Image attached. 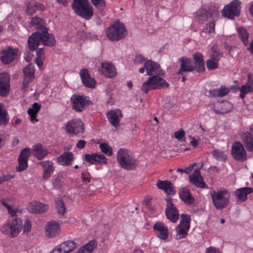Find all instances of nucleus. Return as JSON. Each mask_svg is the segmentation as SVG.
<instances>
[{
  "label": "nucleus",
  "mask_w": 253,
  "mask_h": 253,
  "mask_svg": "<svg viewBox=\"0 0 253 253\" xmlns=\"http://www.w3.org/2000/svg\"><path fill=\"white\" fill-rule=\"evenodd\" d=\"M44 45L53 46L56 42L54 36L47 32V29H44L43 33L37 32L33 33L28 39L29 47L32 50H35L41 43Z\"/></svg>",
  "instance_id": "1"
},
{
  "label": "nucleus",
  "mask_w": 253,
  "mask_h": 253,
  "mask_svg": "<svg viewBox=\"0 0 253 253\" xmlns=\"http://www.w3.org/2000/svg\"><path fill=\"white\" fill-rule=\"evenodd\" d=\"M117 161L120 166L126 169H134L137 166L136 159L132 156L129 150L126 148H120L118 150Z\"/></svg>",
  "instance_id": "2"
},
{
  "label": "nucleus",
  "mask_w": 253,
  "mask_h": 253,
  "mask_svg": "<svg viewBox=\"0 0 253 253\" xmlns=\"http://www.w3.org/2000/svg\"><path fill=\"white\" fill-rule=\"evenodd\" d=\"M72 8L76 14L85 19L89 20L93 15V9L88 0H74Z\"/></svg>",
  "instance_id": "3"
},
{
  "label": "nucleus",
  "mask_w": 253,
  "mask_h": 253,
  "mask_svg": "<svg viewBox=\"0 0 253 253\" xmlns=\"http://www.w3.org/2000/svg\"><path fill=\"white\" fill-rule=\"evenodd\" d=\"M212 203L217 210L226 208L230 202V194L226 189L221 188L211 193Z\"/></svg>",
  "instance_id": "4"
},
{
  "label": "nucleus",
  "mask_w": 253,
  "mask_h": 253,
  "mask_svg": "<svg viewBox=\"0 0 253 253\" xmlns=\"http://www.w3.org/2000/svg\"><path fill=\"white\" fill-rule=\"evenodd\" d=\"M107 37L111 41H118L124 38L126 34V29L124 25L116 22L109 27L106 30Z\"/></svg>",
  "instance_id": "5"
},
{
  "label": "nucleus",
  "mask_w": 253,
  "mask_h": 253,
  "mask_svg": "<svg viewBox=\"0 0 253 253\" xmlns=\"http://www.w3.org/2000/svg\"><path fill=\"white\" fill-rule=\"evenodd\" d=\"M21 229V220L20 218H15L3 225L0 231L3 234L12 238L17 236Z\"/></svg>",
  "instance_id": "6"
},
{
  "label": "nucleus",
  "mask_w": 253,
  "mask_h": 253,
  "mask_svg": "<svg viewBox=\"0 0 253 253\" xmlns=\"http://www.w3.org/2000/svg\"><path fill=\"white\" fill-rule=\"evenodd\" d=\"M240 4L239 0H233L221 10L222 16L229 19H234L235 16H238L240 13Z\"/></svg>",
  "instance_id": "7"
},
{
  "label": "nucleus",
  "mask_w": 253,
  "mask_h": 253,
  "mask_svg": "<svg viewBox=\"0 0 253 253\" xmlns=\"http://www.w3.org/2000/svg\"><path fill=\"white\" fill-rule=\"evenodd\" d=\"M190 217L187 214H182L179 224L176 228V238L181 239L185 238L190 228Z\"/></svg>",
  "instance_id": "8"
},
{
  "label": "nucleus",
  "mask_w": 253,
  "mask_h": 253,
  "mask_svg": "<svg viewBox=\"0 0 253 253\" xmlns=\"http://www.w3.org/2000/svg\"><path fill=\"white\" fill-rule=\"evenodd\" d=\"M167 206L166 209V214L168 219L171 222H176L179 218L178 211L176 206L173 203L172 199L167 197L166 199Z\"/></svg>",
  "instance_id": "9"
},
{
  "label": "nucleus",
  "mask_w": 253,
  "mask_h": 253,
  "mask_svg": "<svg viewBox=\"0 0 253 253\" xmlns=\"http://www.w3.org/2000/svg\"><path fill=\"white\" fill-rule=\"evenodd\" d=\"M222 52L217 47L213 45L211 49L210 59L206 62L207 67L209 70H214L218 67L220 58L222 56Z\"/></svg>",
  "instance_id": "10"
},
{
  "label": "nucleus",
  "mask_w": 253,
  "mask_h": 253,
  "mask_svg": "<svg viewBox=\"0 0 253 253\" xmlns=\"http://www.w3.org/2000/svg\"><path fill=\"white\" fill-rule=\"evenodd\" d=\"M231 154L238 161H244L247 159V155L243 145L240 142H235L232 146Z\"/></svg>",
  "instance_id": "11"
},
{
  "label": "nucleus",
  "mask_w": 253,
  "mask_h": 253,
  "mask_svg": "<svg viewBox=\"0 0 253 253\" xmlns=\"http://www.w3.org/2000/svg\"><path fill=\"white\" fill-rule=\"evenodd\" d=\"M66 132L78 134L84 131V125L79 119H74L67 123L65 126Z\"/></svg>",
  "instance_id": "12"
},
{
  "label": "nucleus",
  "mask_w": 253,
  "mask_h": 253,
  "mask_svg": "<svg viewBox=\"0 0 253 253\" xmlns=\"http://www.w3.org/2000/svg\"><path fill=\"white\" fill-rule=\"evenodd\" d=\"M17 49L8 46L3 49L0 52V59L4 64H7L12 62L17 54Z\"/></svg>",
  "instance_id": "13"
},
{
  "label": "nucleus",
  "mask_w": 253,
  "mask_h": 253,
  "mask_svg": "<svg viewBox=\"0 0 253 253\" xmlns=\"http://www.w3.org/2000/svg\"><path fill=\"white\" fill-rule=\"evenodd\" d=\"M73 107L74 109L78 112L82 111L84 110L85 106L89 104L90 102L87 99V97L74 95L72 97Z\"/></svg>",
  "instance_id": "14"
},
{
  "label": "nucleus",
  "mask_w": 253,
  "mask_h": 253,
  "mask_svg": "<svg viewBox=\"0 0 253 253\" xmlns=\"http://www.w3.org/2000/svg\"><path fill=\"white\" fill-rule=\"evenodd\" d=\"M211 108L217 114H225L232 110V105L228 101L217 102L211 105Z\"/></svg>",
  "instance_id": "15"
},
{
  "label": "nucleus",
  "mask_w": 253,
  "mask_h": 253,
  "mask_svg": "<svg viewBox=\"0 0 253 253\" xmlns=\"http://www.w3.org/2000/svg\"><path fill=\"white\" fill-rule=\"evenodd\" d=\"M31 151L29 148H26L22 149L18 157L19 166L17 168V170L21 171L25 170L28 167V158L30 156Z\"/></svg>",
  "instance_id": "16"
},
{
  "label": "nucleus",
  "mask_w": 253,
  "mask_h": 253,
  "mask_svg": "<svg viewBox=\"0 0 253 253\" xmlns=\"http://www.w3.org/2000/svg\"><path fill=\"white\" fill-rule=\"evenodd\" d=\"M23 72L24 76L23 82V89L25 90L30 83L32 82L35 78L34 67L32 64H30L24 68Z\"/></svg>",
  "instance_id": "17"
},
{
  "label": "nucleus",
  "mask_w": 253,
  "mask_h": 253,
  "mask_svg": "<svg viewBox=\"0 0 253 253\" xmlns=\"http://www.w3.org/2000/svg\"><path fill=\"white\" fill-rule=\"evenodd\" d=\"M10 76L7 73L0 74V95L6 96L10 90Z\"/></svg>",
  "instance_id": "18"
},
{
  "label": "nucleus",
  "mask_w": 253,
  "mask_h": 253,
  "mask_svg": "<svg viewBox=\"0 0 253 253\" xmlns=\"http://www.w3.org/2000/svg\"><path fill=\"white\" fill-rule=\"evenodd\" d=\"M44 230L46 236L52 238L59 234L60 227L57 222L51 221L46 223Z\"/></svg>",
  "instance_id": "19"
},
{
  "label": "nucleus",
  "mask_w": 253,
  "mask_h": 253,
  "mask_svg": "<svg viewBox=\"0 0 253 253\" xmlns=\"http://www.w3.org/2000/svg\"><path fill=\"white\" fill-rule=\"evenodd\" d=\"M99 71L105 77L109 78H114L117 74L115 66L110 62H102Z\"/></svg>",
  "instance_id": "20"
},
{
  "label": "nucleus",
  "mask_w": 253,
  "mask_h": 253,
  "mask_svg": "<svg viewBox=\"0 0 253 253\" xmlns=\"http://www.w3.org/2000/svg\"><path fill=\"white\" fill-rule=\"evenodd\" d=\"M189 180L197 187L207 188V186L203 180V177L201 174L200 169H195L193 173L189 175Z\"/></svg>",
  "instance_id": "21"
},
{
  "label": "nucleus",
  "mask_w": 253,
  "mask_h": 253,
  "mask_svg": "<svg viewBox=\"0 0 253 253\" xmlns=\"http://www.w3.org/2000/svg\"><path fill=\"white\" fill-rule=\"evenodd\" d=\"M181 63L180 68L177 72L179 74L183 72H192L195 70L192 60L186 56H183L178 59Z\"/></svg>",
  "instance_id": "22"
},
{
  "label": "nucleus",
  "mask_w": 253,
  "mask_h": 253,
  "mask_svg": "<svg viewBox=\"0 0 253 253\" xmlns=\"http://www.w3.org/2000/svg\"><path fill=\"white\" fill-rule=\"evenodd\" d=\"M48 206L37 201H32L27 207L28 210L33 213H42L47 210Z\"/></svg>",
  "instance_id": "23"
},
{
  "label": "nucleus",
  "mask_w": 253,
  "mask_h": 253,
  "mask_svg": "<svg viewBox=\"0 0 253 253\" xmlns=\"http://www.w3.org/2000/svg\"><path fill=\"white\" fill-rule=\"evenodd\" d=\"M240 96L243 99L246 94L253 92V77L250 74L248 75V81L242 85L239 89Z\"/></svg>",
  "instance_id": "24"
},
{
  "label": "nucleus",
  "mask_w": 253,
  "mask_h": 253,
  "mask_svg": "<svg viewBox=\"0 0 253 253\" xmlns=\"http://www.w3.org/2000/svg\"><path fill=\"white\" fill-rule=\"evenodd\" d=\"M84 158L86 162L91 164L98 163L106 164L107 163V159L102 154L92 153L91 154H85Z\"/></svg>",
  "instance_id": "25"
},
{
  "label": "nucleus",
  "mask_w": 253,
  "mask_h": 253,
  "mask_svg": "<svg viewBox=\"0 0 253 253\" xmlns=\"http://www.w3.org/2000/svg\"><path fill=\"white\" fill-rule=\"evenodd\" d=\"M80 75L83 84L88 87L93 88L96 84L94 79L91 78L88 71L86 69H82L80 71Z\"/></svg>",
  "instance_id": "26"
},
{
  "label": "nucleus",
  "mask_w": 253,
  "mask_h": 253,
  "mask_svg": "<svg viewBox=\"0 0 253 253\" xmlns=\"http://www.w3.org/2000/svg\"><path fill=\"white\" fill-rule=\"evenodd\" d=\"M122 117V114L119 109L111 110L107 113V118L109 122L115 127L119 126L120 119Z\"/></svg>",
  "instance_id": "27"
},
{
  "label": "nucleus",
  "mask_w": 253,
  "mask_h": 253,
  "mask_svg": "<svg viewBox=\"0 0 253 253\" xmlns=\"http://www.w3.org/2000/svg\"><path fill=\"white\" fill-rule=\"evenodd\" d=\"M195 65V70L197 72H203L205 70V62L202 54L200 52H196L193 55Z\"/></svg>",
  "instance_id": "28"
},
{
  "label": "nucleus",
  "mask_w": 253,
  "mask_h": 253,
  "mask_svg": "<svg viewBox=\"0 0 253 253\" xmlns=\"http://www.w3.org/2000/svg\"><path fill=\"white\" fill-rule=\"evenodd\" d=\"M157 186L159 188L164 190L168 194L174 195L175 194V191L172 183L169 180L161 181L159 180L157 181Z\"/></svg>",
  "instance_id": "29"
},
{
  "label": "nucleus",
  "mask_w": 253,
  "mask_h": 253,
  "mask_svg": "<svg viewBox=\"0 0 253 253\" xmlns=\"http://www.w3.org/2000/svg\"><path fill=\"white\" fill-rule=\"evenodd\" d=\"M33 153L38 160H42L48 154V152L46 147L38 143L33 146Z\"/></svg>",
  "instance_id": "30"
},
{
  "label": "nucleus",
  "mask_w": 253,
  "mask_h": 253,
  "mask_svg": "<svg viewBox=\"0 0 253 253\" xmlns=\"http://www.w3.org/2000/svg\"><path fill=\"white\" fill-rule=\"evenodd\" d=\"M178 194L180 198L185 203L188 205H192L194 204L195 199L189 190L185 188H182L180 189Z\"/></svg>",
  "instance_id": "31"
},
{
  "label": "nucleus",
  "mask_w": 253,
  "mask_h": 253,
  "mask_svg": "<svg viewBox=\"0 0 253 253\" xmlns=\"http://www.w3.org/2000/svg\"><path fill=\"white\" fill-rule=\"evenodd\" d=\"M39 164L41 165L43 169V178L44 179L49 178L53 171L54 168L53 163L50 161H45L41 162L39 163Z\"/></svg>",
  "instance_id": "32"
},
{
  "label": "nucleus",
  "mask_w": 253,
  "mask_h": 253,
  "mask_svg": "<svg viewBox=\"0 0 253 253\" xmlns=\"http://www.w3.org/2000/svg\"><path fill=\"white\" fill-rule=\"evenodd\" d=\"M58 162L63 166H69L74 160L73 154L72 152H64L57 158Z\"/></svg>",
  "instance_id": "33"
},
{
  "label": "nucleus",
  "mask_w": 253,
  "mask_h": 253,
  "mask_svg": "<svg viewBox=\"0 0 253 253\" xmlns=\"http://www.w3.org/2000/svg\"><path fill=\"white\" fill-rule=\"evenodd\" d=\"M144 64L147 75H151L160 72V65L157 62L152 60H148Z\"/></svg>",
  "instance_id": "34"
},
{
  "label": "nucleus",
  "mask_w": 253,
  "mask_h": 253,
  "mask_svg": "<svg viewBox=\"0 0 253 253\" xmlns=\"http://www.w3.org/2000/svg\"><path fill=\"white\" fill-rule=\"evenodd\" d=\"M241 138L247 149L249 151H253V137L251 133L247 132L241 135Z\"/></svg>",
  "instance_id": "35"
},
{
  "label": "nucleus",
  "mask_w": 253,
  "mask_h": 253,
  "mask_svg": "<svg viewBox=\"0 0 253 253\" xmlns=\"http://www.w3.org/2000/svg\"><path fill=\"white\" fill-rule=\"evenodd\" d=\"M253 192V189L250 187H243L238 189L235 191V195L240 201H245L247 199V196Z\"/></svg>",
  "instance_id": "36"
},
{
  "label": "nucleus",
  "mask_w": 253,
  "mask_h": 253,
  "mask_svg": "<svg viewBox=\"0 0 253 253\" xmlns=\"http://www.w3.org/2000/svg\"><path fill=\"white\" fill-rule=\"evenodd\" d=\"M150 78L151 79V83L154 89L169 86V84L165 80L159 76H153Z\"/></svg>",
  "instance_id": "37"
},
{
  "label": "nucleus",
  "mask_w": 253,
  "mask_h": 253,
  "mask_svg": "<svg viewBox=\"0 0 253 253\" xmlns=\"http://www.w3.org/2000/svg\"><path fill=\"white\" fill-rule=\"evenodd\" d=\"M29 25L31 27L35 26L37 29V32H40L41 33H43L44 29H47L44 26L43 20L38 17H33Z\"/></svg>",
  "instance_id": "38"
},
{
  "label": "nucleus",
  "mask_w": 253,
  "mask_h": 253,
  "mask_svg": "<svg viewBox=\"0 0 253 253\" xmlns=\"http://www.w3.org/2000/svg\"><path fill=\"white\" fill-rule=\"evenodd\" d=\"M154 229L159 232L158 237L162 239H166L168 237V229L161 222H157L154 225Z\"/></svg>",
  "instance_id": "39"
},
{
  "label": "nucleus",
  "mask_w": 253,
  "mask_h": 253,
  "mask_svg": "<svg viewBox=\"0 0 253 253\" xmlns=\"http://www.w3.org/2000/svg\"><path fill=\"white\" fill-rule=\"evenodd\" d=\"M211 16V14L204 9H200L196 13V19L200 23H203Z\"/></svg>",
  "instance_id": "40"
},
{
  "label": "nucleus",
  "mask_w": 253,
  "mask_h": 253,
  "mask_svg": "<svg viewBox=\"0 0 253 253\" xmlns=\"http://www.w3.org/2000/svg\"><path fill=\"white\" fill-rule=\"evenodd\" d=\"M43 8V6L42 4L38 3L34 0H31L27 4L26 11L29 15H32L37 9H42Z\"/></svg>",
  "instance_id": "41"
},
{
  "label": "nucleus",
  "mask_w": 253,
  "mask_h": 253,
  "mask_svg": "<svg viewBox=\"0 0 253 253\" xmlns=\"http://www.w3.org/2000/svg\"><path fill=\"white\" fill-rule=\"evenodd\" d=\"M229 89L224 86H221L219 89H214L209 90V92L212 97H223L228 94Z\"/></svg>",
  "instance_id": "42"
},
{
  "label": "nucleus",
  "mask_w": 253,
  "mask_h": 253,
  "mask_svg": "<svg viewBox=\"0 0 253 253\" xmlns=\"http://www.w3.org/2000/svg\"><path fill=\"white\" fill-rule=\"evenodd\" d=\"M41 105L38 102H34L32 105V107L28 110V113L30 116L31 120L33 121L35 120L36 122L38 120L36 119L37 114L40 110Z\"/></svg>",
  "instance_id": "43"
},
{
  "label": "nucleus",
  "mask_w": 253,
  "mask_h": 253,
  "mask_svg": "<svg viewBox=\"0 0 253 253\" xmlns=\"http://www.w3.org/2000/svg\"><path fill=\"white\" fill-rule=\"evenodd\" d=\"M60 246L64 253H69L75 250L76 247L75 242L72 241H67L60 244Z\"/></svg>",
  "instance_id": "44"
},
{
  "label": "nucleus",
  "mask_w": 253,
  "mask_h": 253,
  "mask_svg": "<svg viewBox=\"0 0 253 253\" xmlns=\"http://www.w3.org/2000/svg\"><path fill=\"white\" fill-rule=\"evenodd\" d=\"M239 35L245 45L249 43V34L246 29L243 27H240L238 29Z\"/></svg>",
  "instance_id": "45"
},
{
  "label": "nucleus",
  "mask_w": 253,
  "mask_h": 253,
  "mask_svg": "<svg viewBox=\"0 0 253 253\" xmlns=\"http://www.w3.org/2000/svg\"><path fill=\"white\" fill-rule=\"evenodd\" d=\"M94 248V242L90 241L81 248L77 253H91Z\"/></svg>",
  "instance_id": "46"
},
{
  "label": "nucleus",
  "mask_w": 253,
  "mask_h": 253,
  "mask_svg": "<svg viewBox=\"0 0 253 253\" xmlns=\"http://www.w3.org/2000/svg\"><path fill=\"white\" fill-rule=\"evenodd\" d=\"M214 26H215V24L213 22H211L208 24H207L206 25L205 27H204L202 29V30L201 31V35L202 37H206L205 34H206L207 33L210 34L211 33L214 32Z\"/></svg>",
  "instance_id": "47"
},
{
  "label": "nucleus",
  "mask_w": 253,
  "mask_h": 253,
  "mask_svg": "<svg viewBox=\"0 0 253 253\" xmlns=\"http://www.w3.org/2000/svg\"><path fill=\"white\" fill-rule=\"evenodd\" d=\"M211 154L214 158L218 161L224 162L227 159V156L222 151L219 150H214L212 152Z\"/></svg>",
  "instance_id": "48"
},
{
  "label": "nucleus",
  "mask_w": 253,
  "mask_h": 253,
  "mask_svg": "<svg viewBox=\"0 0 253 253\" xmlns=\"http://www.w3.org/2000/svg\"><path fill=\"white\" fill-rule=\"evenodd\" d=\"M55 203L58 213L61 215H63L66 212V207L63 200L57 199L55 200Z\"/></svg>",
  "instance_id": "49"
},
{
  "label": "nucleus",
  "mask_w": 253,
  "mask_h": 253,
  "mask_svg": "<svg viewBox=\"0 0 253 253\" xmlns=\"http://www.w3.org/2000/svg\"><path fill=\"white\" fill-rule=\"evenodd\" d=\"M99 148L102 152L108 156H111L113 154L112 148L105 143H101Z\"/></svg>",
  "instance_id": "50"
},
{
  "label": "nucleus",
  "mask_w": 253,
  "mask_h": 253,
  "mask_svg": "<svg viewBox=\"0 0 253 253\" xmlns=\"http://www.w3.org/2000/svg\"><path fill=\"white\" fill-rule=\"evenodd\" d=\"M141 89L145 93H147L150 90L154 89L150 78L146 82L142 84Z\"/></svg>",
  "instance_id": "51"
},
{
  "label": "nucleus",
  "mask_w": 253,
  "mask_h": 253,
  "mask_svg": "<svg viewBox=\"0 0 253 253\" xmlns=\"http://www.w3.org/2000/svg\"><path fill=\"white\" fill-rule=\"evenodd\" d=\"M92 4L96 7V8L102 11L106 7L105 0H91Z\"/></svg>",
  "instance_id": "52"
},
{
  "label": "nucleus",
  "mask_w": 253,
  "mask_h": 253,
  "mask_svg": "<svg viewBox=\"0 0 253 253\" xmlns=\"http://www.w3.org/2000/svg\"><path fill=\"white\" fill-rule=\"evenodd\" d=\"M9 118L6 110L0 113V126H5L7 124Z\"/></svg>",
  "instance_id": "53"
},
{
  "label": "nucleus",
  "mask_w": 253,
  "mask_h": 253,
  "mask_svg": "<svg viewBox=\"0 0 253 253\" xmlns=\"http://www.w3.org/2000/svg\"><path fill=\"white\" fill-rule=\"evenodd\" d=\"M185 134V131L182 129H180L179 130L174 132V137L179 141H185V138H184Z\"/></svg>",
  "instance_id": "54"
},
{
  "label": "nucleus",
  "mask_w": 253,
  "mask_h": 253,
  "mask_svg": "<svg viewBox=\"0 0 253 253\" xmlns=\"http://www.w3.org/2000/svg\"><path fill=\"white\" fill-rule=\"evenodd\" d=\"M62 177L61 176H58L54 179L53 184L55 188H59L62 186Z\"/></svg>",
  "instance_id": "55"
},
{
  "label": "nucleus",
  "mask_w": 253,
  "mask_h": 253,
  "mask_svg": "<svg viewBox=\"0 0 253 253\" xmlns=\"http://www.w3.org/2000/svg\"><path fill=\"white\" fill-rule=\"evenodd\" d=\"M5 132L4 130H0V148L5 144Z\"/></svg>",
  "instance_id": "56"
},
{
  "label": "nucleus",
  "mask_w": 253,
  "mask_h": 253,
  "mask_svg": "<svg viewBox=\"0 0 253 253\" xmlns=\"http://www.w3.org/2000/svg\"><path fill=\"white\" fill-rule=\"evenodd\" d=\"M31 229V224L29 220L27 219L25 221L23 230L24 232H29Z\"/></svg>",
  "instance_id": "57"
},
{
  "label": "nucleus",
  "mask_w": 253,
  "mask_h": 253,
  "mask_svg": "<svg viewBox=\"0 0 253 253\" xmlns=\"http://www.w3.org/2000/svg\"><path fill=\"white\" fill-rule=\"evenodd\" d=\"M145 59L144 57L141 54H139L136 56L134 62L137 64H140L145 61Z\"/></svg>",
  "instance_id": "58"
},
{
  "label": "nucleus",
  "mask_w": 253,
  "mask_h": 253,
  "mask_svg": "<svg viewBox=\"0 0 253 253\" xmlns=\"http://www.w3.org/2000/svg\"><path fill=\"white\" fill-rule=\"evenodd\" d=\"M206 253H221V252L219 249L210 247L206 250Z\"/></svg>",
  "instance_id": "59"
},
{
  "label": "nucleus",
  "mask_w": 253,
  "mask_h": 253,
  "mask_svg": "<svg viewBox=\"0 0 253 253\" xmlns=\"http://www.w3.org/2000/svg\"><path fill=\"white\" fill-rule=\"evenodd\" d=\"M188 137L191 139L190 144L194 148L196 147L198 145V140L196 139L195 137H192L191 135L188 136Z\"/></svg>",
  "instance_id": "60"
},
{
  "label": "nucleus",
  "mask_w": 253,
  "mask_h": 253,
  "mask_svg": "<svg viewBox=\"0 0 253 253\" xmlns=\"http://www.w3.org/2000/svg\"><path fill=\"white\" fill-rule=\"evenodd\" d=\"M50 253H64L60 245L56 246Z\"/></svg>",
  "instance_id": "61"
},
{
  "label": "nucleus",
  "mask_w": 253,
  "mask_h": 253,
  "mask_svg": "<svg viewBox=\"0 0 253 253\" xmlns=\"http://www.w3.org/2000/svg\"><path fill=\"white\" fill-rule=\"evenodd\" d=\"M38 58L44 59V53L42 48H40L37 51Z\"/></svg>",
  "instance_id": "62"
},
{
  "label": "nucleus",
  "mask_w": 253,
  "mask_h": 253,
  "mask_svg": "<svg viewBox=\"0 0 253 253\" xmlns=\"http://www.w3.org/2000/svg\"><path fill=\"white\" fill-rule=\"evenodd\" d=\"M86 143V141L84 140H80L77 143V147L79 149L83 148L85 144Z\"/></svg>",
  "instance_id": "63"
},
{
  "label": "nucleus",
  "mask_w": 253,
  "mask_h": 253,
  "mask_svg": "<svg viewBox=\"0 0 253 253\" xmlns=\"http://www.w3.org/2000/svg\"><path fill=\"white\" fill-rule=\"evenodd\" d=\"M24 57L27 61L29 62L32 60V55L30 52L27 51L24 53Z\"/></svg>",
  "instance_id": "64"
}]
</instances>
